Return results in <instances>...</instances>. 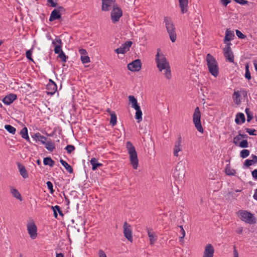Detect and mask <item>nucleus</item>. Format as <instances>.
<instances>
[{
    "mask_svg": "<svg viewBox=\"0 0 257 257\" xmlns=\"http://www.w3.org/2000/svg\"><path fill=\"white\" fill-rule=\"evenodd\" d=\"M156 57L157 65L159 70L160 71H162L164 70V74L165 77L168 79H171V72L170 66L166 57L164 55H160L159 52L157 53Z\"/></svg>",
    "mask_w": 257,
    "mask_h": 257,
    "instance_id": "obj_1",
    "label": "nucleus"
},
{
    "mask_svg": "<svg viewBox=\"0 0 257 257\" xmlns=\"http://www.w3.org/2000/svg\"><path fill=\"white\" fill-rule=\"evenodd\" d=\"M126 147L128 151L130 162L132 165L134 169H137L138 167L139 159L136 149L133 144L130 141L126 142Z\"/></svg>",
    "mask_w": 257,
    "mask_h": 257,
    "instance_id": "obj_2",
    "label": "nucleus"
},
{
    "mask_svg": "<svg viewBox=\"0 0 257 257\" xmlns=\"http://www.w3.org/2000/svg\"><path fill=\"white\" fill-rule=\"evenodd\" d=\"M207 65L209 72L215 77L219 74V67L218 63L215 59L210 54H208L206 56Z\"/></svg>",
    "mask_w": 257,
    "mask_h": 257,
    "instance_id": "obj_3",
    "label": "nucleus"
},
{
    "mask_svg": "<svg viewBox=\"0 0 257 257\" xmlns=\"http://www.w3.org/2000/svg\"><path fill=\"white\" fill-rule=\"evenodd\" d=\"M164 22L170 40L172 42H175L176 40L177 37L176 33L175 31V28L173 24L172 20L169 17H165L164 18Z\"/></svg>",
    "mask_w": 257,
    "mask_h": 257,
    "instance_id": "obj_4",
    "label": "nucleus"
},
{
    "mask_svg": "<svg viewBox=\"0 0 257 257\" xmlns=\"http://www.w3.org/2000/svg\"><path fill=\"white\" fill-rule=\"evenodd\" d=\"M238 216L241 220L250 224L255 223V218L253 215L246 210H239L237 212Z\"/></svg>",
    "mask_w": 257,
    "mask_h": 257,
    "instance_id": "obj_5",
    "label": "nucleus"
},
{
    "mask_svg": "<svg viewBox=\"0 0 257 257\" xmlns=\"http://www.w3.org/2000/svg\"><path fill=\"white\" fill-rule=\"evenodd\" d=\"M201 112L198 107H196L193 114V122L197 130L200 133H203V128L201 123Z\"/></svg>",
    "mask_w": 257,
    "mask_h": 257,
    "instance_id": "obj_6",
    "label": "nucleus"
},
{
    "mask_svg": "<svg viewBox=\"0 0 257 257\" xmlns=\"http://www.w3.org/2000/svg\"><path fill=\"white\" fill-rule=\"evenodd\" d=\"M122 16V11L121 9L118 7L117 4L113 5V9L110 14L112 22L115 24L118 22Z\"/></svg>",
    "mask_w": 257,
    "mask_h": 257,
    "instance_id": "obj_7",
    "label": "nucleus"
},
{
    "mask_svg": "<svg viewBox=\"0 0 257 257\" xmlns=\"http://www.w3.org/2000/svg\"><path fill=\"white\" fill-rule=\"evenodd\" d=\"M185 167L184 164L181 162H179L175 168L173 173V176L178 180L182 179L185 177Z\"/></svg>",
    "mask_w": 257,
    "mask_h": 257,
    "instance_id": "obj_8",
    "label": "nucleus"
},
{
    "mask_svg": "<svg viewBox=\"0 0 257 257\" xmlns=\"http://www.w3.org/2000/svg\"><path fill=\"white\" fill-rule=\"evenodd\" d=\"M123 228L124 236L128 241L132 242L133 234L131 226L125 221L123 223Z\"/></svg>",
    "mask_w": 257,
    "mask_h": 257,
    "instance_id": "obj_9",
    "label": "nucleus"
},
{
    "mask_svg": "<svg viewBox=\"0 0 257 257\" xmlns=\"http://www.w3.org/2000/svg\"><path fill=\"white\" fill-rule=\"evenodd\" d=\"M142 63L140 59H136L127 65V68L132 72L139 71L141 69Z\"/></svg>",
    "mask_w": 257,
    "mask_h": 257,
    "instance_id": "obj_10",
    "label": "nucleus"
},
{
    "mask_svg": "<svg viewBox=\"0 0 257 257\" xmlns=\"http://www.w3.org/2000/svg\"><path fill=\"white\" fill-rule=\"evenodd\" d=\"M133 44V42L130 41L125 42L119 48L116 49L114 52L117 54H124L129 51L130 47Z\"/></svg>",
    "mask_w": 257,
    "mask_h": 257,
    "instance_id": "obj_11",
    "label": "nucleus"
},
{
    "mask_svg": "<svg viewBox=\"0 0 257 257\" xmlns=\"http://www.w3.org/2000/svg\"><path fill=\"white\" fill-rule=\"evenodd\" d=\"M27 230L30 237L33 239H35L37 235V227L36 224L34 222L28 223L27 225Z\"/></svg>",
    "mask_w": 257,
    "mask_h": 257,
    "instance_id": "obj_12",
    "label": "nucleus"
},
{
    "mask_svg": "<svg viewBox=\"0 0 257 257\" xmlns=\"http://www.w3.org/2000/svg\"><path fill=\"white\" fill-rule=\"evenodd\" d=\"M223 51L226 61L234 63V55L231 48H223Z\"/></svg>",
    "mask_w": 257,
    "mask_h": 257,
    "instance_id": "obj_13",
    "label": "nucleus"
},
{
    "mask_svg": "<svg viewBox=\"0 0 257 257\" xmlns=\"http://www.w3.org/2000/svg\"><path fill=\"white\" fill-rule=\"evenodd\" d=\"M214 248L211 244L208 243L204 247L203 257H213Z\"/></svg>",
    "mask_w": 257,
    "mask_h": 257,
    "instance_id": "obj_14",
    "label": "nucleus"
},
{
    "mask_svg": "<svg viewBox=\"0 0 257 257\" xmlns=\"http://www.w3.org/2000/svg\"><path fill=\"white\" fill-rule=\"evenodd\" d=\"M17 98V96L15 94L11 93L6 96L2 100L3 102L6 105H10Z\"/></svg>",
    "mask_w": 257,
    "mask_h": 257,
    "instance_id": "obj_15",
    "label": "nucleus"
},
{
    "mask_svg": "<svg viewBox=\"0 0 257 257\" xmlns=\"http://www.w3.org/2000/svg\"><path fill=\"white\" fill-rule=\"evenodd\" d=\"M115 2V0H102V10L108 11L110 10L111 6Z\"/></svg>",
    "mask_w": 257,
    "mask_h": 257,
    "instance_id": "obj_16",
    "label": "nucleus"
},
{
    "mask_svg": "<svg viewBox=\"0 0 257 257\" xmlns=\"http://www.w3.org/2000/svg\"><path fill=\"white\" fill-rule=\"evenodd\" d=\"M251 157L252 158L251 160L246 159L245 160L243 165V168H248L249 166L257 163V156L252 154Z\"/></svg>",
    "mask_w": 257,
    "mask_h": 257,
    "instance_id": "obj_17",
    "label": "nucleus"
},
{
    "mask_svg": "<svg viewBox=\"0 0 257 257\" xmlns=\"http://www.w3.org/2000/svg\"><path fill=\"white\" fill-rule=\"evenodd\" d=\"M17 166L21 175L24 179L28 178L29 177V175L25 167L20 163H17Z\"/></svg>",
    "mask_w": 257,
    "mask_h": 257,
    "instance_id": "obj_18",
    "label": "nucleus"
},
{
    "mask_svg": "<svg viewBox=\"0 0 257 257\" xmlns=\"http://www.w3.org/2000/svg\"><path fill=\"white\" fill-rule=\"evenodd\" d=\"M61 18V14H60L57 10H53L51 12L49 18V21L53 22L55 20H59Z\"/></svg>",
    "mask_w": 257,
    "mask_h": 257,
    "instance_id": "obj_19",
    "label": "nucleus"
},
{
    "mask_svg": "<svg viewBox=\"0 0 257 257\" xmlns=\"http://www.w3.org/2000/svg\"><path fill=\"white\" fill-rule=\"evenodd\" d=\"M32 137L36 142H41L42 144H44L45 143V141H47V140L46 137L41 135L39 133L34 134Z\"/></svg>",
    "mask_w": 257,
    "mask_h": 257,
    "instance_id": "obj_20",
    "label": "nucleus"
},
{
    "mask_svg": "<svg viewBox=\"0 0 257 257\" xmlns=\"http://www.w3.org/2000/svg\"><path fill=\"white\" fill-rule=\"evenodd\" d=\"M234 37V32L227 29L225 32V36L224 39V43H226V42H229L233 39Z\"/></svg>",
    "mask_w": 257,
    "mask_h": 257,
    "instance_id": "obj_21",
    "label": "nucleus"
},
{
    "mask_svg": "<svg viewBox=\"0 0 257 257\" xmlns=\"http://www.w3.org/2000/svg\"><path fill=\"white\" fill-rule=\"evenodd\" d=\"M188 2L189 0H179V6L183 14L186 13L188 11Z\"/></svg>",
    "mask_w": 257,
    "mask_h": 257,
    "instance_id": "obj_22",
    "label": "nucleus"
},
{
    "mask_svg": "<svg viewBox=\"0 0 257 257\" xmlns=\"http://www.w3.org/2000/svg\"><path fill=\"white\" fill-rule=\"evenodd\" d=\"M245 121V116L243 113L239 112L236 115L235 122L237 124L243 123Z\"/></svg>",
    "mask_w": 257,
    "mask_h": 257,
    "instance_id": "obj_23",
    "label": "nucleus"
},
{
    "mask_svg": "<svg viewBox=\"0 0 257 257\" xmlns=\"http://www.w3.org/2000/svg\"><path fill=\"white\" fill-rule=\"evenodd\" d=\"M148 235L149 237L150 244L151 245L154 244L157 239V236L155 235V233L152 231V229L148 230Z\"/></svg>",
    "mask_w": 257,
    "mask_h": 257,
    "instance_id": "obj_24",
    "label": "nucleus"
},
{
    "mask_svg": "<svg viewBox=\"0 0 257 257\" xmlns=\"http://www.w3.org/2000/svg\"><path fill=\"white\" fill-rule=\"evenodd\" d=\"M20 134L22 138L25 139L28 142L31 143V141L28 136V131L27 127L25 126L20 131Z\"/></svg>",
    "mask_w": 257,
    "mask_h": 257,
    "instance_id": "obj_25",
    "label": "nucleus"
},
{
    "mask_svg": "<svg viewBox=\"0 0 257 257\" xmlns=\"http://www.w3.org/2000/svg\"><path fill=\"white\" fill-rule=\"evenodd\" d=\"M45 148L50 152H53L55 149V144L49 139V141H45Z\"/></svg>",
    "mask_w": 257,
    "mask_h": 257,
    "instance_id": "obj_26",
    "label": "nucleus"
},
{
    "mask_svg": "<svg viewBox=\"0 0 257 257\" xmlns=\"http://www.w3.org/2000/svg\"><path fill=\"white\" fill-rule=\"evenodd\" d=\"M90 162L92 166V169L94 171L96 170L98 167L102 166V164L101 163H98L97 162V160L95 158H92Z\"/></svg>",
    "mask_w": 257,
    "mask_h": 257,
    "instance_id": "obj_27",
    "label": "nucleus"
},
{
    "mask_svg": "<svg viewBox=\"0 0 257 257\" xmlns=\"http://www.w3.org/2000/svg\"><path fill=\"white\" fill-rule=\"evenodd\" d=\"M128 100L132 103V107L134 109L140 107L138 103L137 99L133 95H130L128 96Z\"/></svg>",
    "mask_w": 257,
    "mask_h": 257,
    "instance_id": "obj_28",
    "label": "nucleus"
},
{
    "mask_svg": "<svg viewBox=\"0 0 257 257\" xmlns=\"http://www.w3.org/2000/svg\"><path fill=\"white\" fill-rule=\"evenodd\" d=\"M46 89L50 91L49 93L54 94L57 90V86L56 83H52V84H47Z\"/></svg>",
    "mask_w": 257,
    "mask_h": 257,
    "instance_id": "obj_29",
    "label": "nucleus"
},
{
    "mask_svg": "<svg viewBox=\"0 0 257 257\" xmlns=\"http://www.w3.org/2000/svg\"><path fill=\"white\" fill-rule=\"evenodd\" d=\"M60 162L69 173H73V170L72 167L69 164H68L65 161L63 160V159H60Z\"/></svg>",
    "mask_w": 257,
    "mask_h": 257,
    "instance_id": "obj_30",
    "label": "nucleus"
},
{
    "mask_svg": "<svg viewBox=\"0 0 257 257\" xmlns=\"http://www.w3.org/2000/svg\"><path fill=\"white\" fill-rule=\"evenodd\" d=\"M136 110L135 114V118L138 120L139 122L142 120V112L140 106L135 109Z\"/></svg>",
    "mask_w": 257,
    "mask_h": 257,
    "instance_id": "obj_31",
    "label": "nucleus"
},
{
    "mask_svg": "<svg viewBox=\"0 0 257 257\" xmlns=\"http://www.w3.org/2000/svg\"><path fill=\"white\" fill-rule=\"evenodd\" d=\"M11 192L14 197L20 200V201L22 200L21 195L17 189L15 188H12L11 190Z\"/></svg>",
    "mask_w": 257,
    "mask_h": 257,
    "instance_id": "obj_32",
    "label": "nucleus"
},
{
    "mask_svg": "<svg viewBox=\"0 0 257 257\" xmlns=\"http://www.w3.org/2000/svg\"><path fill=\"white\" fill-rule=\"evenodd\" d=\"M43 163L45 165H49L50 167H52L53 166L55 162L51 157H46L44 159Z\"/></svg>",
    "mask_w": 257,
    "mask_h": 257,
    "instance_id": "obj_33",
    "label": "nucleus"
},
{
    "mask_svg": "<svg viewBox=\"0 0 257 257\" xmlns=\"http://www.w3.org/2000/svg\"><path fill=\"white\" fill-rule=\"evenodd\" d=\"M117 122V117L114 112L110 113V123L112 126H114Z\"/></svg>",
    "mask_w": 257,
    "mask_h": 257,
    "instance_id": "obj_34",
    "label": "nucleus"
},
{
    "mask_svg": "<svg viewBox=\"0 0 257 257\" xmlns=\"http://www.w3.org/2000/svg\"><path fill=\"white\" fill-rule=\"evenodd\" d=\"M5 128L10 134L13 135L15 134L16 129L15 127L10 124H6L5 125Z\"/></svg>",
    "mask_w": 257,
    "mask_h": 257,
    "instance_id": "obj_35",
    "label": "nucleus"
},
{
    "mask_svg": "<svg viewBox=\"0 0 257 257\" xmlns=\"http://www.w3.org/2000/svg\"><path fill=\"white\" fill-rule=\"evenodd\" d=\"M240 94L238 92V91H234L233 94V98L234 100H235V103L236 104H239L241 103V100L240 99Z\"/></svg>",
    "mask_w": 257,
    "mask_h": 257,
    "instance_id": "obj_36",
    "label": "nucleus"
},
{
    "mask_svg": "<svg viewBox=\"0 0 257 257\" xmlns=\"http://www.w3.org/2000/svg\"><path fill=\"white\" fill-rule=\"evenodd\" d=\"M250 154V151L248 150L243 149L240 152V157L243 159L247 157Z\"/></svg>",
    "mask_w": 257,
    "mask_h": 257,
    "instance_id": "obj_37",
    "label": "nucleus"
},
{
    "mask_svg": "<svg viewBox=\"0 0 257 257\" xmlns=\"http://www.w3.org/2000/svg\"><path fill=\"white\" fill-rule=\"evenodd\" d=\"M225 173L229 176H234L236 174V171L234 169H230L229 167H226Z\"/></svg>",
    "mask_w": 257,
    "mask_h": 257,
    "instance_id": "obj_38",
    "label": "nucleus"
},
{
    "mask_svg": "<svg viewBox=\"0 0 257 257\" xmlns=\"http://www.w3.org/2000/svg\"><path fill=\"white\" fill-rule=\"evenodd\" d=\"M237 146L241 148H246L248 147V143L246 140L241 141Z\"/></svg>",
    "mask_w": 257,
    "mask_h": 257,
    "instance_id": "obj_39",
    "label": "nucleus"
},
{
    "mask_svg": "<svg viewBox=\"0 0 257 257\" xmlns=\"http://www.w3.org/2000/svg\"><path fill=\"white\" fill-rule=\"evenodd\" d=\"M58 57L61 59L62 62H66L67 61V59L68 58V56H67L63 52L58 54Z\"/></svg>",
    "mask_w": 257,
    "mask_h": 257,
    "instance_id": "obj_40",
    "label": "nucleus"
},
{
    "mask_svg": "<svg viewBox=\"0 0 257 257\" xmlns=\"http://www.w3.org/2000/svg\"><path fill=\"white\" fill-rule=\"evenodd\" d=\"M245 77L248 80H250L251 79V75L249 70V66L248 64L245 65Z\"/></svg>",
    "mask_w": 257,
    "mask_h": 257,
    "instance_id": "obj_41",
    "label": "nucleus"
},
{
    "mask_svg": "<svg viewBox=\"0 0 257 257\" xmlns=\"http://www.w3.org/2000/svg\"><path fill=\"white\" fill-rule=\"evenodd\" d=\"M75 147L73 145H67L65 149L67 151V153L69 154L71 153L73 151L75 150Z\"/></svg>",
    "mask_w": 257,
    "mask_h": 257,
    "instance_id": "obj_42",
    "label": "nucleus"
},
{
    "mask_svg": "<svg viewBox=\"0 0 257 257\" xmlns=\"http://www.w3.org/2000/svg\"><path fill=\"white\" fill-rule=\"evenodd\" d=\"M55 46L54 52L55 54H59L61 52H63L62 50V45H54Z\"/></svg>",
    "mask_w": 257,
    "mask_h": 257,
    "instance_id": "obj_43",
    "label": "nucleus"
},
{
    "mask_svg": "<svg viewBox=\"0 0 257 257\" xmlns=\"http://www.w3.org/2000/svg\"><path fill=\"white\" fill-rule=\"evenodd\" d=\"M51 208H52V210L55 209L56 212L58 211L60 215H61L62 216H63L64 215V214H63L62 211L61 210V208L59 206H58V205H56L55 206H52Z\"/></svg>",
    "mask_w": 257,
    "mask_h": 257,
    "instance_id": "obj_44",
    "label": "nucleus"
},
{
    "mask_svg": "<svg viewBox=\"0 0 257 257\" xmlns=\"http://www.w3.org/2000/svg\"><path fill=\"white\" fill-rule=\"evenodd\" d=\"M81 60L83 64H85L90 62V58L88 55L81 56L80 57Z\"/></svg>",
    "mask_w": 257,
    "mask_h": 257,
    "instance_id": "obj_45",
    "label": "nucleus"
},
{
    "mask_svg": "<svg viewBox=\"0 0 257 257\" xmlns=\"http://www.w3.org/2000/svg\"><path fill=\"white\" fill-rule=\"evenodd\" d=\"M241 140V137H240V136H239V135H237L236 136H235L234 138H233V143L236 145V146H238V144L240 143V142H241L240 140Z\"/></svg>",
    "mask_w": 257,
    "mask_h": 257,
    "instance_id": "obj_46",
    "label": "nucleus"
},
{
    "mask_svg": "<svg viewBox=\"0 0 257 257\" xmlns=\"http://www.w3.org/2000/svg\"><path fill=\"white\" fill-rule=\"evenodd\" d=\"M33 51L32 49L27 50L26 51V57L28 59H29L30 61H33V59L32 58V55Z\"/></svg>",
    "mask_w": 257,
    "mask_h": 257,
    "instance_id": "obj_47",
    "label": "nucleus"
},
{
    "mask_svg": "<svg viewBox=\"0 0 257 257\" xmlns=\"http://www.w3.org/2000/svg\"><path fill=\"white\" fill-rule=\"evenodd\" d=\"M62 45V41L60 38L56 37V39L53 41V45Z\"/></svg>",
    "mask_w": 257,
    "mask_h": 257,
    "instance_id": "obj_48",
    "label": "nucleus"
},
{
    "mask_svg": "<svg viewBox=\"0 0 257 257\" xmlns=\"http://www.w3.org/2000/svg\"><path fill=\"white\" fill-rule=\"evenodd\" d=\"M181 150V147L174 146L173 154L176 157L178 156V152Z\"/></svg>",
    "mask_w": 257,
    "mask_h": 257,
    "instance_id": "obj_49",
    "label": "nucleus"
},
{
    "mask_svg": "<svg viewBox=\"0 0 257 257\" xmlns=\"http://www.w3.org/2000/svg\"><path fill=\"white\" fill-rule=\"evenodd\" d=\"M245 132L246 133H248V134L249 135H252V136L256 135V134H254V132H256V130L255 129H250L249 128H245Z\"/></svg>",
    "mask_w": 257,
    "mask_h": 257,
    "instance_id": "obj_50",
    "label": "nucleus"
},
{
    "mask_svg": "<svg viewBox=\"0 0 257 257\" xmlns=\"http://www.w3.org/2000/svg\"><path fill=\"white\" fill-rule=\"evenodd\" d=\"M236 36L240 39H244L246 37L245 35L243 34L240 31L238 30H236Z\"/></svg>",
    "mask_w": 257,
    "mask_h": 257,
    "instance_id": "obj_51",
    "label": "nucleus"
},
{
    "mask_svg": "<svg viewBox=\"0 0 257 257\" xmlns=\"http://www.w3.org/2000/svg\"><path fill=\"white\" fill-rule=\"evenodd\" d=\"M46 184H47V186L48 189L50 190V192L51 193H53L54 191L53 188V184L52 183V182L49 181H47L46 182Z\"/></svg>",
    "mask_w": 257,
    "mask_h": 257,
    "instance_id": "obj_52",
    "label": "nucleus"
},
{
    "mask_svg": "<svg viewBox=\"0 0 257 257\" xmlns=\"http://www.w3.org/2000/svg\"><path fill=\"white\" fill-rule=\"evenodd\" d=\"M241 93L243 98H244V99L245 100L246 102L248 103L249 100L247 97V92L245 90H242L241 91Z\"/></svg>",
    "mask_w": 257,
    "mask_h": 257,
    "instance_id": "obj_53",
    "label": "nucleus"
},
{
    "mask_svg": "<svg viewBox=\"0 0 257 257\" xmlns=\"http://www.w3.org/2000/svg\"><path fill=\"white\" fill-rule=\"evenodd\" d=\"M57 0H48V3L50 4V6L52 7H56L57 5Z\"/></svg>",
    "mask_w": 257,
    "mask_h": 257,
    "instance_id": "obj_54",
    "label": "nucleus"
},
{
    "mask_svg": "<svg viewBox=\"0 0 257 257\" xmlns=\"http://www.w3.org/2000/svg\"><path fill=\"white\" fill-rule=\"evenodd\" d=\"M236 3L239 4L241 5H244L247 4L248 2L246 0H233Z\"/></svg>",
    "mask_w": 257,
    "mask_h": 257,
    "instance_id": "obj_55",
    "label": "nucleus"
},
{
    "mask_svg": "<svg viewBox=\"0 0 257 257\" xmlns=\"http://www.w3.org/2000/svg\"><path fill=\"white\" fill-rule=\"evenodd\" d=\"M78 51L81 56L83 57L84 56L87 55V52L86 50L84 49H80Z\"/></svg>",
    "mask_w": 257,
    "mask_h": 257,
    "instance_id": "obj_56",
    "label": "nucleus"
},
{
    "mask_svg": "<svg viewBox=\"0 0 257 257\" xmlns=\"http://www.w3.org/2000/svg\"><path fill=\"white\" fill-rule=\"evenodd\" d=\"M182 142V138L180 136L178 138L177 140L175 142V146L181 147Z\"/></svg>",
    "mask_w": 257,
    "mask_h": 257,
    "instance_id": "obj_57",
    "label": "nucleus"
},
{
    "mask_svg": "<svg viewBox=\"0 0 257 257\" xmlns=\"http://www.w3.org/2000/svg\"><path fill=\"white\" fill-rule=\"evenodd\" d=\"M179 227L181 229V231H181V233L182 234V236H180V238L181 239H183L185 235V230H184L182 225H180V226H179Z\"/></svg>",
    "mask_w": 257,
    "mask_h": 257,
    "instance_id": "obj_58",
    "label": "nucleus"
},
{
    "mask_svg": "<svg viewBox=\"0 0 257 257\" xmlns=\"http://www.w3.org/2000/svg\"><path fill=\"white\" fill-rule=\"evenodd\" d=\"M55 10H57V11L61 14L62 13H64L65 12V9L61 6H59L57 9H55Z\"/></svg>",
    "mask_w": 257,
    "mask_h": 257,
    "instance_id": "obj_59",
    "label": "nucleus"
},
{
    "mask_svg": "<svg viewBox=\"0 0 257 257\" xmlns=\"http://www.w3.org/2000/svg\"><path fill=\"white\" fill-rule=\"evenodd\" d=\"M251 174L253 179L257 180V169H255L251 172Z\"/></svg>",
    "mask_w": 257,
    "mask_h": 257,
    "instance_id": "obj_60",
    "label": "nucleus"
},
{
    "mask_svg": "<svg viewBox=\"0 0 257 257\" xmlns=\"http://www.w3.org/2000/svg\"><path fill=\"white\" fill-rule=\"evenodd\" d=\"M98 255L99 257H107L105 253L101 249L99 250Z\"/></svg>",
    "mask_w": 257,
    "mask_h": 257,
    "instance_id": "obj_61",
    "label": "nucleus"
},
{
    "mask_svg": "<svg viewBox=\"0 0 257 257\" xmlns=\"http://www.w3.org/2000/svg\"><path fill=\"white\" fill-rule=\"evenodd\" d=\"M222 5L224 6H226L228 4L231 2L230 0H220Z\"/></svg>",
    "mask_w": 257,
    "mask_h": 257,
    "instance_id": "obj_62",
    "label": "nucleus"
},
{
    "mask_svg": "<svg viewBox=\"0 0 257 257\" xmlns=\"http://www.w3.org/2000/svg\"><path fill=\"white\" fill-rule=\"evenodd\" d=\"M243 228L242 227H240L238 228L236 230V232L237 234H241L243 232Z\"/></svg>",
    "mask_w": 257,
    "mask_h": 257,
    "instance_id": "obj_63",
    "label": "nucleus"
},
{
    "mask_svg": "<svg viewBox=\"0 0 257 257\" xmlns=\"http://www.w3.org/2000/svg\"><path fill=\"white\" fill-rule=\"evenodd\" d=\"M253 118L252 113H249L247 115V122H249Z\"/></svg>",
    "mask_w": 257,
    "mask_h": 257,
    "instance_id": "obj_64",
    "label": "nucleus"
}]
</instances>
